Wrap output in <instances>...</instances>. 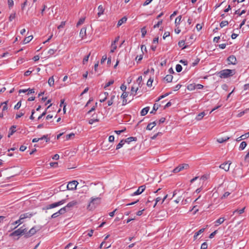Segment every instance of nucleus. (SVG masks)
Returning a JSON list of instances; mask_svg holds the SVG:
<instances>
[{
	"instance_id": "obj_1",
	"label": "nucleus",
	"mask_w": 249,
	"mask_h": 249,
	"mask_svg": "<svg viewBox=\"0 0 249 249\" xmlns=\"http://www.w3.org/2000/svg\"><path fill=\"white\" fill-rule=\"evenodd\" d=\"M235 74V70L225 69L221 71L218 73L219 76L222 78H226Z\"/></svg>"
},
{
	"instance_id": "obj_2",
	"label": "nucleus",
	"mask_w": 249,
	"mask_h": 249,
	"mask_svg": "<svg viewBox=\"0 0 249 249\" xmlns=\"http://www.w3.org/2000/svg\"><path fill=\"white\" fill-rule=\"evenodd\" d=\"M189 167V165L188 164L183 163L178 165L176 168L173 169L172 172L174 173H177L180 171H183V170L188 169Z\"/></svg>"
},
{
	"instance_id": "obj_3",
	"label": "nucleus",
	"mask_w": 249,
	"mask_h": 249,
	"mask_svg": "<svg viewBox=\"0 0 249 249\" xmlns=\"http://www.w3.org/2000/svg\"><path fill=\"white\" fill-rule=\"evenodd\" d=\"M79 204V202L76 200H72L69 202L66 206L62 208H65V213L70 210L71 208L76 206Z\"/></svg>"
},
{
	"instance_id": "obj_4",
	"label": "nucleus",
	"mask_w": 249,
	"mask_h": 249,
	"mask_svg": "<svg viewBox=\"0 0 249 249\" xmlns=\"http://www.w3.org/2000/svg\"><path fill=\"white\" fill-rule=\"evenodd\" d=\"M26 231L27 230L26 228H23V227H21L18 229L11 233L10 236H18L22 234H24L25 235Z\"/></svg>"
},
{
	"instance_id": "obj_5",
	"label": "nucleus",
	"mask_w": 249,
	"mask_h": 249,
	"mask_svg": "<svg viewBox=\"0 0 249 249\" xmlns=\"http://www.w3.org/2000/svg\"><path fill=\"white\" fill-rule=\"evenodd\" d=\"M78 182L76 180L70 181L66 186V189L68 190H74L76 189Z\"/></svg>"
},
{
	"instance_id": "obj_6",
	"label": "nucleus",
	"mask_w": 249,
	"mask_h": 249,
	"mask_svg": "<svg viewBox=\"0 0 249 249\" xmlns=\"http://www.w3.org/2000/svg\"><path fill=\"white\" fill-rule=\"evenodd\" d=\"M39 228L35 226L31 228L28 232H26L25 237L26 238L31 237V236L34 235L37 232V231H39Z\"/></svg>"
},
{
	"instance_id": "obj_7",
	"label": "nucleus",
	"mask_w": 249,
	"mask_h": 249,
	"mask_svg": "<svg viewBox=\"0 0 249 249\" xmlns=\"http://www.w3.org/2000/svg\"><path fill=\"white\" fill-rule=\"evenodd\" d=\"M100 198L97 197H91V200L89 202V205L88 206L89 207L91 206V208L93 206H94L95 205H97L99 204L100 202Z\"/></svg>"
},
{
	"instance_id": "obj_8",
	"label": "nucleus",
	"mask_w": 249,
	"mask_h": 249,
	"mask_svg": "<svg viewBox=\"0 0 249 249\" xmlns=\"http://www.w3.org/2000/svg\"><path fill=\"white\" fill-rule=\"evenodd\" d=\"M65 213H65V208H62L58 211H57V212L53 213L51 217L52 218H56L58 216H59L60 215L63 214Z\"/></svg>"
},
{
	"instance_id": "obj_9",
	"label": "nucleus",
	"mask_w": 249,
	"mask_h": 249,
	"mask_svg": "<svg viewBox=\"0 0 249 249\" xmlns=\"http://www.w3.org/2000/svg\"><path fill=\"white\" fill-rule=\"evenodd\" d=\"M231 162L230 161H228L227 162H225L222 164H221L219 167L221 169H224L225 171H228L230 169V166L231 164Z\"/></svg>"
},
{
	"instance_id": "obj_10",
	"label": "nucleus",
	"mask_w": 249,
	"mask_h": 249,
	"mask_svg": "<svg viewBox=\"0 0 249 249\" xmlns=\"http://www.w3.org/2000/svg\"><path fill=\"white\" fill-rule=\"evenodd\" d=\"M228 64L235 65L237 63V60L236 57L233 55H231L227 58Z\"/></svg>"
},
{
	"instance_id": "obj_11",
	"label": "nucleus",
	"mask_w": 249,
	"mask_h": 249,
	"mask_svg": "<svg viewBox=\"0 0 249 249\" xmlns=\"http://www.w3.org/2000/svg\"><path fill=\"white\" fill-rule=\"evenodd\" d=\"M145 189V185H142L140 187H139L138 190L133 193L132 194H131V196H137L141 194Z\"/></svg>"
},
{
	"instance_id": "obj_12",
	"label": "nucleus",
	"mask_w": 249,
	"mask_h": 249,
	"mask_svg": "<svg viewBox=\"0 0 249 249\" xmlns=\"http://www.w3.org/2000/svg\"><path fill=\"white\" fill-rule=\"evenodd\" d=\"M33 214L32 213H23V214H21L20 215V219H24L25 218H31L32 216H33Z\"/></svg>"
},
{
	"instance_id": "obj_13",
	"label": "nucleus",
	"mask_w": 249,
	"mask_h": 249,
	"mask_svg": "<svg viewBox=\"0 0 249 249\" xmlns=\"http://www.w3.org/2000/svg\"><path fill=\"white\" fill-rule=\"evenodd\" d=\"M98 13H97L98 16L99 17L104 14L105 8L102 5H100L98 7Z\"/></svg>"
},
{
	"instance_id": "obj_14",
	"label": "nucleus",
	"mask_w": 249,
	"mask_h": 249,
	"mask_svg": "<svg viewBox=\"0 0 249 249\" xmlns=\"http://www.w3.org/2000/svg\"><path fill=\"white\" fill-rule=\"evenodd\" d=\"M137 140V139L136 137H130L129 138H126V139L124 140L125 142H126L127 143H130L132 141H136Z\"/></svg>"
},
{
	"instance_id": "obj_15",
	"label": "nucleus",
	"mask_w": 249,
	"mask_h": 249,
	"mask_svg": "<svg viewBox=\"0 0 249 249\" xmlns=\"http://www.w3.org/2000/svg\"><path fill=\"white\" fill-rule=\"evenodd\" d=\"M127 20V18L126 17H123L121 19H120L117 23V26H120L122 24L125 23Z\"/></svg>"
},
{
	"instance_id": "obj_16",
	"label": "nucleus",
	"mask_w": 249,
	"mask_h": 249,
	"mask_svg": "<svg viewBox=\"0 0 249 249\" xmlns=\"http://www.w3.org/2000/svg\"><path fill=\"white\" fill-rule=\"evenodd\" d=\"M149 108V107L143 108L141 111V115L142 116H145L148 113Z\"/></svg>"
},
{
	"instance_id": "obj_17",
	"label": "nucleus",
	"mask_w": 249,
	"mask_h": 249,
	"mask_svg": "<svg viewBox=\"0 0 249 249\" xmlns=\"http://www.w3.org/2000/svg\"><path fill=\"white\" fill-rule=\"evenodd\" d=\"M79 35L82 39L84 38L86 35V29L85 28L83 27L81 29Z\"/></svg>"
},
{
	"instance_id": "obj_18",
	"label": "nucleus",
	"mask_w": 249,
	"mask_h": 249,
	"mask_svg": "<svg viewBox=\"0 0 249 249\" xmlns=\"http://www.w3.org/2000/svg\"><path fill=\"white\" fill-rule=\"evenodd\" d=\"M16 125H12L10 128V132L8 135V137H10L11 135H12L16 132Z\"/></svg>"
},
{
	"instance_id": "obj_19",
	"label": "nucleus",
	"mask_w": 249,
	"mask_h": 249,
	"mask_svg": "<svg viewBox=\"0 0 249 249\" xmlns=\"http://www.w3.org/2000/svg\"><path fill=\"white\" fill-rule=\"evenodd\" d=\"M205 115V113L204 111L201 112L196 116V119L197 121H200L204 117Z\"/></svg>"
},
{
	"instance_id": "obj_20",
	"label": "nucleus",
	"mask_w": 249,
	"mask_h": 249,
	"mask_svg": "<svg viewBox=\"0 0 249 249\" xmlns=\"http://www.w3.org/2000/svg\"><path fill=\"white\" fill-rule=\"evenodd\" d=\"M225 221V219L224 217H220L219 219H218L217 220L215 221V226H217L223 223L224 221Z\"/></svg>"
},
{
	"instance_id": "obj_21",
	"label": "nucleus",
	"mask_w": 249,
	"mask_h": 249,
	"mask_svg": "<svg viewBox=\"0 0 249 249\" xmlns=\"http://www.w3.org/2000/svg\"><path fill=\"white\" fill-rule=\"evenodd\" d=\"M230 139V138L229 137H222V138H220L219 139H218L217 140V141L219 142V143H223L225 142H226L227 141H228L229 139Z\"/></svg>"
},
{
	"instance_id": "obj_22",
	"label": "nucleus",
	"mask_w": 249,
	"mask_h": 249,
	"mask_svg": "<svg viewBox=\"0 0 249 249\" xmlns=\"http://www.w3.org/2000/svg\"><path fill=\"white\" fill-rule=\"evenodd\" d=\"M33 36H29L24 38L23 40V44H27L32 40Z\"/></svg>"
},
{
	"instance_id": "obj_23",
	"label": "nucleus",
	"mask_w": 249,
	"mask_h": 249,
	"mask_svg": "<svg viewBox=\"0 0 249 249\" xmlns=\"http://www.w3.org/2000/svg\"><path fill=\"white\" fill-rule=\"evenodd\" d=\"M178 45L179 47H182V49H185L187 47L186 45H185V41L183 40L179 41L178 43Z\"/></svg>"
},
{
	"instance_id": "obj_24",
	"label": "nucleus",
	"mask_w": 249,
	"mask_h": 249,
	"mask_svg": "<svg viewBox=\"0 0 249 249\" xmlns=\"http://www.w3.org/2000/svg\"><path fill=\"white\" fill-rule=\"evenodd\" d=\"M160 105L155 104L153 106V110L150 112L151 114H155L156 111L158 109Z\"/></svg>"
},
{
	"instance_id": "obj_25",
	"label": "nucleus",
	"mask_w": 249,
	"mask_h": 249,
	"mask_svg": "<svg viewBox=\"0 0 249 249\" xmlns=\"http://www.w3.org/2000/svg\"><path fill=\"white\" fill-rule=\"evenodd\" d=\"M103 94L104 96H103V98L100 100L99 101L101 103L104 102L107 99V96H108V93L107 92H104Z\"/></svg>"
},
{
	"instance_id": "obj_26",
	"label": "nucleus",
	"mask_w": 249,
	"mask_h": 249,
	"mask_svg": "<svg viewBox=\"0 0 249 249\" xmlns=\"http://www.w3.org/2000/svg\"><path fill=\"white\" fill-rule=\"evenodd\" d=\"M173 78V77L172 75L168 74L164 77V79L166 81L169 83L172 82Z\"/></svg>"
},
{
	"instance_id": "obj_27",
	"label": "nucleus",
	"mask_w": 249,
	"mask_h": 249,
	"mask_svg": "<svg viewBox=\"0 0 249 249\" xmlns=\"http://www.w3.org/2000/svg\"><path fill=\"white\" fill-rule=\"evenodd\" d=\"M115 97V95H112L111 96V98H110V100H109L107 101L108 106H111L113 104V101H114V99Z\"/></svg>"
},
{
	"instance_id": "obj_28",
	"label": "nucleus",
	"mask_w": 249,
	"mask_h": 249,
	"mask_svg": "<svg viewBox=\"0 0 249 249\" xmlns=\"http://www.w3.org/2000/svg\"><path fill=\"white\" fill-rule=\"evenodd\" d=\"M58 206V205L56 202L51 204L49 205L48 206H47V209H53V208L57 207Z\"/></svg>"
},
{
	"instance_id": "obj_29",
	"label": "nucleus",
	"mask_w": 249,
	"mask_h": 249,
	"mask_svg": "<svg viewBox=\"0 0 249 249\" xmlns=\"http://www.w3.org/2000/svg\"><path fill=\"white\" fill-rule=\"evenodd\" d=\"M124 143H125V142H124V140H122L117 145L116 149L118 150V149L121 148L124 145Z\"/></svg>"
},
{
	"instance_id": "obj_30",
	"label": "nucleus",
	"mask_w": 249,
	"mask_h": 249,
	"mask_svg": "<svg viewBox=\"0 0 249 249\" xmlns=\"http://www.w3.org/2000/svg\"><path fill=\"white\" fill-rule=\"evenodd\" d=\"M245 207H244L243 208H242V209H241L240 210H238V209L235 210V211H234L233 212V213H232V215L231 216L234 215L235 213H238L239 214L243 213L244 212V211H245Z\"/></svg>"
},
{
	"instance_id": "obj_31",
	"label": "nucleus",
	"mask_w": 249,
	"mask_h": 249,
	"mask_svg": "<svg viewBox=\"0 0 249 249\" xmlns=\"http://www.w3.org/2000/svg\"><path fill=\"white\" fill-rule=\"evenodd\" d=\"M48 82V84H49L50 86H51V87L53 86L54 85L53 77L52 76V77H50L49 78Z\"/></svg>"
},
{
	"instance_id": "obj_32",
	"label": "nucleus",
	"mask_w": 249,
	"mask_h": 249,
	"mask_svg": "<svg viewBox=\"0 0 249 249\" xmlns=\"http://www.w3.org/2000/svg\"><path fill=\"white\" fill-rule=\"evenodd\" d=\"M247 143L245 142H242L240 144L239 149L240 150H243L245 149Z\"/></svg>"
},
{
	"instance_id": "obj_33",
	"label": "nucleus",
	"mask_w": 249,
	"mask_h": 249,
	"mask_svg": "<svg viewBox=\"0 0 249 249\" xmlns=\"http://www.w3.org/2000/svg\"><path fill=\"white\" fill-rule=\"evenodd\" d=\"M196 89L195 84H190L187 86V89L189 90H193Z\"/></svg>"
},
{
	"instance_id": "obj_34",
	"label": "nucleus",
	"mask_w": 249,
	"mask_h": 249,
	"mask_svg": "<svg viewBox=\"0 0 249 249\" xmlns=\"http://www.w3.org/2000/svg\"><path fill=\"white\" fill-rule=\"evenodd\" d=\"M181 19V16H179L176 18L175 22L176 26H177L179 24Z\"/></svg>"
},
{
	"instance_id": "obj_35",
	"label": "nucleus",
	"mask_w": 249,
	"mask_h": 249,
	"mask_svg": "<svg viewBox=\"0 0 249 249\" xmlns=\"http://www.w3.org/2000/svg\"><path fill=\"white\" fill-rule=\"evenodd\" d=\"M142 37H144L146 34V30L145 27H144L141 29Z\"/></svg>"
},
{
	"instance_id": "obj_36",
	"label": "nucleus",
	"mask_w": 249,
	"mask_h": 249,
	"mask_svg": "<svg viewBox=\"0 0 249 249\" xmlns=\"http://www.w3.org/2000/svg\"><path fill=\"white\" fill-rule=\"evenodd\" d=\"M90 55V53H89V54L87 55L86 56H85L84 57V58L83 60V64H85L86 63H87L88 62Z\"/></svg>"
},
{
	"instance_id": "obj_37",
	"label": "nucleus",
	"mask_w": 249,
	"mask_h": 249,
	"mask_svg": "<svg viewBox=\"0 0 249 249\" xmlns=\"http://www.w3.org/2000/svg\"><path fill=\"white\" fill-rule=\"evenodd\" d=\"M57 51V49H50L49 50L48 52V53L49 54L50 56L53 55Z\"/></svg>"
},
{
	"instance_id": "obj_38",
	"label": "nucleus",
	"mask_w": 249,
	"mask_h": 249,
	"mask_svg": "<svg viewBox=\"0 0 249 249\" xmlns=\"http://www.w3.org/2000/svg\"><path fill=\"white\" fill-rule=\"evenodd\" d=\"M246 13L245 10H243L241 12H240V10H237L235 12V14L238 15L239 16H241L243 14H245Z\"/></svg>"
},
{
	"instance_id": "obj_39",
	"label": "nucleus",
	"mask_w": 249,
	"mask_h": 249,
	"mask_svg": "<svg viewBox=\"0 0 249 249\" xmlns=\"http://www.w3.org/2000/svg\"><path fill=\"white\" fill-rule=\"evenodd\" d=\"M182 70V67L180 64H177L176 66V70L178 72H180Z\"/></svg>"
},
{
	"instance_id": "obj_40",
	"label": "nucleus",
	"mask_w": 249,
	"mask_h": 249,
	"mask_svg": "<svg viewBox=\"0 0 249 249\" xmlns=\"http://www.w3.org/2000/svg\"><path fill=\"white\" fill-rule=\"evenodd\" d=\"M114 81L113 80H110L107 83L104 87V89H106L108 87L114 83Z\"/></svg>"
},
{
	"instance_id": "obj_41",
	"label": "nucleus",
	"mask_w": 249,
	"mask_h": 249,
	"mask_svg": "<svg viewBox=\"0 0 249 249\" xmlns=\"http://www.w3.org/2000/svg\"><path fill=\"white\" fill-rule=\"evenodd\" d=\"M228 24H229V22H228V21H226V20H225V21H222L220 23V27H221V28H223V27H224V26H226V25H228Z\"/></svg>"
},
{
	"instance_id": "obj_42",
	"label": "nucleus",
	"mask_w": 249,
	"mask_h": 249,
	"mask_svg": "<svg viewBox=\"0 0 249 249\" xmlns=\"http://www.w3.org/2000/svg\"><path fill=\"white\" fill-rule=\"evenodd\" d=\"M85 21V18H80L76 24V26H79L82 24Z\"/></svg>"
},
{
	"instance_id": "obj_43",
	"label": "nucleus",
	"mask_w": 249,
	"mask_h": 249,
	"mask_svg": "<svg viewBox=\"0 0 249 249\" xmlns=\"http://www.w3.org/2000/svg\"><path fill=\"white\" fill-rule=\"evenodd\" d=\"M8 101H5L4 102H3L1 104V105H3V107H2V110L4 111V110H7V103Z\"/></svg>"
},
{
	"instance_id": "obj_44",
	"label": "nucleus",
	"mask_w": 249,
	"mask_h": 249,
	"mask_svg": "<svg viewBox=\"0 0 249 249\" xmlns=\"http://www.w3.org/2000/svg\"><path fill=\"white\" fill-rule=\"evenodd\" d=\"M98 121H99V120L98 119L92 118V119H90L89 120V123L90 124H92L94 123L97 122Z\"/></svg>"
},
{
	"instance_id": "obj_45",
	"label": "nucleus",
	"mask_w": 249,
	"mask_h": 249,
	"mask_svg": "<svg viewBox=\"0 0 249 249\" xmlns=\"http://www.w3.org/2000/svg\"><path fill=\"white\" fill-rule=\"evenodd\" d=\"M172 92H168V93H166L165 94H163V95H162L161 96H160L159 97V100H160L161 99L164 98V97L167 96L168 95H170V94H171Z\"/></svg>"
},
{
	"instance_id": "obj_46",
	"label": "nucleus",
	"mask_w": 249,
	"mask_h": 249,
	"mask_svg": "<svg viewBox=\"0 0 249 249\" xmlns=\"http://www.w3.org/2000/svg\"><path fill=\"white\" fill-rule=\"evenodd\" d=\"M16 17V13L11 14L9 17V20L12 21Z\"/></svg>"
},
{
	"instance_id": "obj_47",
	"label": "nucleus",
	"mask_w": 249,
	"mask_h": 249,
	"mask_svg": "<svg viewBox=\"0 0 249 249\" xmlns=\"http://www.w3.org/2000/svg\"><path fill=\"white\" fill-rule=\"evenodd\" d=\"M67 201V199H62L58 202H57V204H58V206H60L63 204H64L65 203H66Z\"/></svg>"
},
{
	"instance_id": "obj_48",
	"label": "nucleus",
	"mask_w": 249,
	"mask_h": 249,
	"mask_svg": "<svg viewBox=\"0 0 249 249\" xmlns=\"http://www.w3.org/2000/svg\"><path fill=\"white\" fill-rule=\"evenodd\" d=\"M248 137H249V132L245 133L244 135H242L240 137V138H241L242 139H245Z\"/></svg>"
},
{
	"instance_id": "obj_49",
	"label": "nucleus",
	"mask_w": 249,
	"mask_h": 249,
	"mask_svg": "<svg viewBox=\"0 0 249 249\" xmlns=\"http://www.w3.org/2000/svg\"><path fill=\"white\" fill-rule=\"evenodd\" d=\"M8 4L9 8H11L14 5V1L13 0H8Z\"/></svg>"
},
{
	"instance_id": "obj_50",
	"label": "nucleus",
	"mask_w": 249,
	"mask_h": 249,
	"mask_svg": "<svg viewBox=\"0 0 249 249\" xmlns=\"http://www.w3.org/2000/svg\"><path fill=\"white\" fill-rule=\"evenodd\" d=\"M162 23V20H160L158 22L157 24L154 25L153 28H156L160 26V25H161Z\"/></svg>"
},
{
	"instance_id": "obj_51",
	"label": "nucleus",
	"mask_w": 249,
	"mask_h": 249,
	"mask_svg": "<svg viewBox=\"0 0 249 249\" xmlns=\"http://www.w3.org/2000/svg\"><path fill=\"white\" fill-rule=\"evenodd\" d=\"M43 139L46 140V142H48L50 141V139L48 138V135H43L41 138H40V140H42Z\"/></svg>"
},
{
	"instance_id": "obj_52",
	"label": "nucleus",
	"mask_w": 249,
	"mask_h": 249,
	"mask_svg": "<svg viewBox=\"0 0 249 249\" xmlns=\"http://www.w3.org/2000/svg\"><path fill=\"white\" fill-rule=\"evenodd\" d=\"M21 102L19 101L18 102V103L14 107V109H18L20 108V107H21Z\"/></svg>"
},
{
	"instance_id": "obj_53",
	"label": "nucleus",
	"mask_w": 249,
	"mask_h": 249,
	"mask_svg": "<svg viewBox=\"0 0 249 249\" xmlns=\"http://www.w3.org/2000/svg\"><path fill=\"white\" fill-rule=\"evenodd\" d=\"M208 247V245L206 242H204L202 244L201 246L200 249H206Z\"/></svg>"
},
{
	"instance_id": "obj_54",
	"label": "nucleus",
	"mask_w": 249,
	"mask_h": 249,
	"mask_svg": "<svg viewBox=\"0 0 249 249\" xmlns=\"http://www.w3.org/2000/svg\"><path fill=\"white\" fill-rule=\"evenodd\" d=\"M153 127H154V126L152 125V124L149 123L148 124V125L146 127V129L148 130H151L153 129Z\"/></svg>"
},
{
	"instance_id": "obj_55",
	"label": "nucleus",
	"mask_w": 249,
	"mask_h": 249,
	"mask_svg": "<svg viewBox=\"0 0 249 249\" xmlns=\"http://www.w3.org/2000/svg\"><path fill=\"white\" fill-rule=\"evenodd\" d=\"M66 22L65 21H62L61 22V24L57 27V28L58 29H60L61 28H62L64 27L65 25Z\"/></svg>"
},
{
	"instance_id": "obj_56",
	"label": "nucleus",
	"mask_w": 249,
	"mask_h": 249,
	"mask_svg": "<svg viewBox=\"0 0 249 249\" xmlns=\"http://www.w3.org/2000/svg\"><path fill=\"white\" fill-rule=\"evenodd\" d=\"M74 134L73 133H70V134H69L68 135H66V140H69L71 137H74Z\"/></svg>"
},
{
	"instance_id": "obj_57",
	"label": "nucleus",
	"mask_w": 249,
	"mask_h": 249,
	"mask_svg": "<svg viewBox=\"0 0 249 249\" xmlns=\"http://www.w3.org/2000/svg\"><path fill=\"white\" fill-rule=\"evenodd\" d=\"M153 83V80L151 78H149L147 82V86L148 87H151Z\"/></svg>"
},
{
	"instance_id": "obj_58",
	"label": "nucleus",
	"mask_w": 249,
	"mask_h": 249,
	"mask_svg": "<svg viewBox=\"0 0 249 249\" xmlns=\"http://www.w3.org/2000/svg\"><path fill=\"white\" fill-rule=\"evenodd\" d=\"M142 57H143V54H141L139 56H137L136 57L135 59L136 61H137V62H139L142 59Z\"/></svg>"
},
{
	"instance_id": "obj_59",
	"label": "nucleus",
	"mask_w": 249,
	"mask_h": 249,
	"mask_svg": "<svg viewBox=\"0 0 249 249\" xmlns=\"http://www.w3.org/2000/svg\"><path fill=\"white\" fill-rule=\"evenodd\" d=\"M128 96V93L126 92H123V94L121 95V97L124 99H125Z\"/></svg>"
},
{
	"instance_id": "obj_60",
	"label": "nucleus",
	"mask_w": 249,
	"mask_h": 249,
	"mask_svg": "<svg viewBox=\"0 0 249 249\" xmlns=\"http://www.w3.org/2000/svg\"><path fill=\"white\" fill-rule=\"evenodd\" d=\"M138 90V88H137L135 89L133 87H131V93L133 94V92H135L134 95H135L136 93L137 92Z\"/></svg>"
},
{
	"instance_id": "obj_61",
	"label": "nucleus",
	"mask_w": 249,
	"mask_h": 249,
	"mask_svg": "<svg viewBox=\"0 0 249 249\" xmlns=\"http://www.w3.org/2000/svg\"><path fill=\"white\" fill-rule=\"evenodd\" d=\"M120 89L123 92H125L126 86L124 84H122L120 87Z\"/></svg>"
},
{
	"instance_id": "obj_62",
	"label": "nucleus",
	"mask_w": 249,
	"mask_h": 249,
	"mask_svg": "<svg viewBox=\"0 0 249 249\" xmlns=\"http://www.w3.org/2000/svg\"><path fill=\"white\" fill-rule=\"evenodd\" d=\"M217 233V231H214L212 233H211L210 235H209V238L212 239L213 238L214 235L216 234V233Z\"/></svg>"
},
{
	"instance_id": "obj_63",
	"label": "nucleus",
	"mask_w": 249,
	"mask_h": 249,
	"mask_svg": "<svg viewBox=\"0 0 249 249\" xmlns=\"http://www.w3.org/2000/svg\"><path fill=\"white\" fill-rule=\"evenodd\" d=\"M181 85L178 84L177 85H176V86L175 87L174 90V91H177V90H178L179 89H180V88H181Z\"/></svg>"
},
{
	"instance_id": "obj_64",
	"label": "nucleus",
	"mask_w": 249,
	"mask_h": 249,
	"mask_svg": "<svg viewBox=\"0 0 249 249\" xmlns=\"http://www.w3.org/2000/svg\"><path fill=\"white\" fill-rule=\"evenodd\" d=\"M204 230H205V229L204 228H202V229H201L200 230H199L198 231H197L196 233L198 236L199 234H200L201 233L203 232Z\"/></svg>"
}]
</instances>
